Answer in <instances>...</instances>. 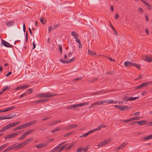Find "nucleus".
I'll return each mask as SVG.
<instances>
[{
  "instance_id": "1",
  "label": "nucleus",
  "mask_w": 152,
  "mask_h": 152,
  "mask_svg": "<svg viewBox=\"0 0 152 152\" xmlns=\"http://www.w3.org/2000/svg\"><path fill=\"white\" fill-rule=\"evenodd\" d=\"M15 126H16V125L15 123L10 124L1 129L0 130V132H2L11 127H14Z\"/></svg>"
},
{
  "instance_id": "2",
  "label": "nucleus",
  "mask_w": 152,
  "mask_h": 152,
  "mask_svg": "<svg viewBox=\"0 0 152 152\" xmlns=\"http://www.w3.org/2000/svg\"><path fill=\"white\" fill-rule=\"evenodd\" d=\"M114 107L123 111L125 110L129 109L128 107L127 106H122L121 105H114Z\"/></svg>"
},
{
  "instance_id": "3",
  "label": "nucleus",
  "mask_w": 152,
  "mask_h": 152,
  "mask_svg": "<svg viewBox=\"0 0 152 152\" xmlns=\"http://www.w3.org/2000/svg\"><path fill=\"white\" fill-rule=\"evenodd\" d=\"M1 41L2 44L5 47L7 48L13 47L12 45H11L10 43L2 39H1Z\"/></svg>"
},
{
  "instance_id": "4",
  "label": "nucleus",
  "mask_w": 152,
  "mask_h": 152,
  "mask_svg": "<svg viewBox=\"0 0 152 152\" xmlns=\"http://www.w3.org/2000/svg\"><path fill=\"white\" fill-rule=\"evenodd\" d=\"M75 57H74L72 58H71V59H69V60H65L64 59H61L60 60V61L61 62L64 64H66V63L68 64V63H69L71 62L72 61L75 59Z\"/></svg>"
},
{
  "instance_id": "5",
  "label": "nucleus",
  "mask_w": 152,
  "mask_h": 152,
  "mask_svg": "<svg viewBox=\"0 0 152 152\" xmlns=\"http://www.w3.org/2000/svg\"><path fill=\"white\" fill-rule=\"evenodd\" d=\"M133 63L129 61H126L124 63V65L126 67H129L132 66Z\"/></svg>"
},
{
  "instance_id": "6",
  "label": "nucleus",
  "mask_w": 152,
  "mask_h": 152,
  "mask_svg": "<svg viewBox=\"0 0 152 152\" xmlns=\"http://www.w3.org/2000/svg\"><path fill=\"white\" fill-rule=\"evenodd\" d=\"M145 60L149 62H151L152 61V56L150 55L146 56Z\"/></svg>"
},
{
  "instance_id": "7",
  "label": "nucleus",
  "mask_w": 152,
  "mask_h": 152,
  "mask_svg": "<svg viewBox=\"0 0 152 152\" xmlns=\"http://www.w3.org/2000/svg\"><path fill=\"white\" fill-rule=\"evenodd\" d=\"M48 145V144L45 143H42L40 144L36 145L35 147L37 148H41L45 147Z\"/></svg>"
},
{
  "instance_id": "8",
  "label": "nucleus",
  "mask_w": 152,
  "mask_h": 152,
  "mask_svg": "<svg viewBox=\"0 0 152 152\" xmlns=\"http://www.w3.org/2000/svg\"><path fill=\"white\" fill-rule=\"evenodd\" d=\"M104 104L106 103L108 104L110 103H115L116 104L117 102H114L113 100H103Z\"/></svg>"
},
{
  "instance_id": "9",
  "label": "nucleus",
  "mask_w": 152,
  "mask_h": 152,
  "mask_svg": "<svg viewBox=\"0 0 152 152\" xmlns=\"http://www.w3.org/2000/svg\"><path fill=\"white\" fill-rule=\"evenodd\" d=\"M56 95L52 93H47L46 94H45V98H49L55 96Z\"/></svg>"
},
{
  "instance_id": "10",
  "label": "nucleus",
  "mask_w": 152,
  "mask_h": 152,
  "mask_svg": "<svg viewBox=\"0 0 152 152\" xmlns=\"http://www.w3.org/2000/svg\"><path fill=\"white\" fill-rule=\"evenodd\" d=\"M15 148H17V149H19L22 148L23 145L22 143H21L19 144H18L17 143L14 144Z\"/></svg>"
},
{
  "instance_id": "11",
  "label": "nucleus",
  "mask_w": 152,
  "mask_h": 152,
  "mask_svg": "<svg viewBox=\"0 0 152 152\" xmlns=\"http://www.w3.org/2000/svg\"><path fill=\"white\" fill-rule=\"evenodd\" d=\"M106 92V91L104 92L103 91H98L93 93H91L90 95L91 96L97 95L101 93H104V92Z\"/></svg>"
},
{
  "instance_id": "12",
  "label": "nucleus",
  "mask_w": 152,
  "mask_h": 152,
  "mask_svg": "<svg viewBox=\"0 0 152 152\" xmlns=\"http://www.w3.org/2000/svg\"><path fill=\"white\" fill-rule=\"evenodd\" d=\"M97 105H99V103L98 102H96L92 104L89 107V109H91L92 108L94 107H96Z\"/></svg>"
},
{
  "instance_id": "13",
  "label": "nucleus",
  "mask_w": 152,
  "mask_h": 152,
  "mask_svg": "<svg viewBox=\"0 0 152 152\" xmlns=\"http://www.w3.org/2000/svg\"><path fill=\"white\" fill-rule=\"evenodd\" d=\"M32 139H31L30 138H28V139H27L25 141H24L23 142H22V143L23 146L25 145L26 144H28L29 143L31 140H32Z\"/></svg>"
},
{
  "instance_id": "14",
  "label": "nucleus",
  "mask_w": 152,
  "mask_h": 152,
  "mask_svg": "<svg viewBox=\"0 0 152 152\" xmlns=\"http://www.w3.org/2000/svg\"><path fill=\"white\" fill-rule=\"evenodd\" d=\"M29 86V85H26L23 86H22L21 87L20 86H18V87H16L15 88V90H17L18 89H24L27 88H28Z\"/></svg>"
},
{
  "instance_id": "15",
  "label": "nucleus",
  "mask_w": 152,
  "mask_h": 152,
  "mask_svg": "<svg viewBox=\"0 0 152 152\" xmlns=\"http://www.w3.org/2000/svg\"><path fill=\"white\" fill-rule=\"evenodd\" d=\"M34 131V130L32 129L28 130L27 131L25 132V133H24L23 134L26 137L27 135L31 134Z\"/></svg>"
},
{
  "instance_id": "16",
  "label": "nucleus",
  "mask_w": 152,
  "mask_h": 152,
  "mask_svg": "<svg viewBox=\"0 0 152 152\" xmlns=\"http://www.w3.org/2000/svg\"><path fill=\"white\" fill-rule=\"evenodd\" d=\"M61 122V121L60 120H58L55 121H51L50 123V125H55Z\"/></svg>"
},
{
  "instance_id": "17",
  "label": "nucleus",
  "mask_w": 152,
  "mask_h": 152,
  "mask_svg": "<svg viewBox=\"0 0 152 152\" xmlns=\"http://www.w3.org/2000/svg\"><path fill=\"white\" fill-rule=\"evenodd\" d=\"M128 144V143L127 142H124L121 145L119 146V148L121 149H122L125 147L126 145Z\"/></svg>"
},
{
  "instance_id": "18",
  "label": "nucleus",
  "mask_w": 152,
  "mask_h": 152,
  "mask_svg": "<svg viewBox=\"0 0 152 152\" xmlns=\"http://www.w3.org/2000/svg\"><path fill=\"white\" fill-rule=\"evenodd\" d=\"M147 122V121H137V124H139V125H142L145 124Z\"/></svg>"
},
{
  "instance_id": "19",
  "label": "nucleus",
  "mask_w": 152,
  "mask_h": 152,
  "mask_svg": "<svg viewBox=\"0 0 152 152\" xmlns=\"http://www.w3.org/2000/svg\"><path fill=\"white\" fill-rule=\"evenodd\" d=\"M77 126V125L76 124H73V125H69L66 128L67 129H73L74 128H75Z\"/></svg>"
},
{
  "instance_id": "20",
  "label": "nucleus",
  "mask_w": 152,
  "mask_h": 152,
  "mask_svg": "<svg viewBox=\"0 0 152 152\" xmlns=\"http://www.w3.org/2000/svg\"><path fill=\"white\" fill-rule=\"evenodd\" d=\"M78 107V104L74 105H71L67 107V108L68 109H71L72 108H74Z\"/></svg>"
},
{
  "instance_id": "21",
  "label": "nucleus",
  "mask_w": 152,
  "mask_h": 152,
  "mask_svg": "<svg viewBox=\"0 0 152 152\" xmlns=\"http://www.w3.org/2000/svg\"><path fill=\"white\" fill-rule=\"evenodd\" d=\"M14 23V22L13 21H10L6 23V25L7 26H12Z\"/></svg>"
},
{
  "instance_id": "22",
  "label": "nucleus",
  "mask_w": 152,
  "mask_h": 152,
  "mask_svg": "<svg viewBox=\"0 0 152 152\" xmlns=\"http://www.w3.org/2000/svg\"><path fill=\"white\" fill-rule=\"evenodd\" d=\"M144 87V86L143 84V83H142V84H140V85L137 86H136L134 89L136 90H138L140 89H141L143 87Z\"/></svg>"
},
{
  "instance_id": "23",
  "label": "nucleus",
  "mask_w": 152,
  "mask_h": 152,
  "mask_svg": "<svg viewBox=\"0 0 152 152\" xmlns=\"http://www.w3.org/2000/svg\"><path fill=\"white\" fill-rule=\"evenodd\" d=\"M89 104V103L88 102H86L84 103H81L80 104H78V107H81L84 105H87Z\"/></svg>"
},
{
  "instance_id": "24",
  "label": "nucleus",
  "mask_w": 152,
  "mask_h": 152,
  "mask_svg": "<svg viewBox=\"0 0 152 152\" xmlns=\"http://www.w3.org/2000/svg\"><path fill=\"white\" fill-rule=\"evenodd\" d=\"M144 86L150 85L152 84V81H148L143 83Z\"/></svg>"
},
{
  "instance_id": "25",
  "label": "nucleus",
  "mask_w": 152,
  "mask_h": 152,
  "mask_svg": "<svg viewBox=\"0 0 152 152\" xmlns=\"http://www.w3.org/2000/svg\"><path fill=\"white\" fill-rule=\"evenodd\" d=\"M71 35L74 37V38L75 37H77L78 36L77 33L74 31H73L72 32Z\"/></svg>"
},
{
  "instance_id": "26",
  "label": "nucleus",
  "mask_w": 152,
  "mask_h": 152,
  "mask_svg": "<svg viewBox=\"0 0 152 152\" xmlns=\"http://www.w3.org/2000/svg\"><path fill=\"white\" fill-rule=\"evenodd\" d=\"M88 54L90 55L91 56L95 55H96V53L95 52H93L92 51L90 50H88Z\"/></svg>"
},
{
  "instance_id": "27",
  "label": "nucleus",
  "mask_w": 152,
  "mask_h": 152,
  "mask_svg": "<svg viewBox=\"0 0 152 152\" xmlns=\"http://www.w3.org/2000/svg\"><path fill=\"white\" fill-rule=\"evenodd\" d=\"M151 138H152V135H150L145 137L144 139L145 140H148Z\"/></svg>"
},
{
  "instance_id": "28",
  "label": "nucleus",
  "mask_w": 152,
  "mask_h": 152,
  "mask_svg": "<svg viewBox=\"0 0 152 152\" xmlns=\"http://www.w3.org/2000/svg\"><path fill=\"white\" fill-rule=\"evenodd\" d=\"M60 147L58 145H57L53 149H52L50 151V152H55L56 150H57Z\"/></svg>"
},
{
  "instance_id": "29",
  "label": "nucleus",
  "mask_w": 152,
  "mask_h": 152,
  "mask_svg": "<svg viewBox=\"0 0 152 152\" xmlns=\"http://www.w3.org/2000/svg\"><path fill=\"white\" fill-rule=\"evenodd\" d=\"M23 125L24 126V128L31 125L30 122L23 124Z\"/></svg>"
},
{
  "instance_id": "30",
  "label": "nucleus",
  "mask_w": 152,
  "mask_h": 152,
  "mask_svg": "<svg viewBox=\"0 0 152 152\" xmlns=\"http://www.w3.org/2000/svg\"><path fill=\"white\" fill-rule=\"evenodd\" d=\"M8 145V143H6L3 145H2L0 147V151L3 149L5 147H6Z\"/></svg>"
},
{
  "instance_id": "31",
  "label": "nucleus",
  "mask_w": 152,
  "mask_h": 152,
  "mask_svg": "<svg viewBox=\"0 0 152 152\" xmlns=\"http://www.w3.org/2000/svg\"><path fill=\"white\" fill-rule=\"evenodd\" d=\"M132 66L136 67L139 69H140V65L135 63H133Z\"/></svg>"
},
{
  "instance_id": "32",
  "label": "nucleus",
  "mask_w": 152,
  "mask_h": 152,
  "mask_svg": "<svg viewBox=\"0 0 152 152\" xmlns=\"http://www.w3.org/2000/svg\"><path fill=\"white\" fill-rule=\"evenodd\" d=\"M111 141V139H108L104 141L103 142L104 144L105 145L109 143Z\"/></svg>"
},
{
  "instance_id": "33",
  "label": "nucleus",
  "mask_w": 152,
  "mask_h": 152,
  "mask_svg": "<svg viewBox=\"0 0 152 152\" xmlns=\"http://www.w3.org/2000/svg\"><path fill=\"white\" fill-rule=\"evenodd\" d=\"M139 98V97H129L130 101H132L135 100Z\"/></svg>"
},
{
  "instance_id": "34",
  "label": "nucleus",
  "mask_w": 152,
  "mask_h": 152,
  "mask_svg": "<svg viewBox=\"0 0 152 152\" xmlns=\"http://www.w3.org/2000/svg\"><path fill=\"white\" fill-rule=\"evenodd\" d=\"M10 116H7V119H10L12 118H13L15 117L16 116V115L15 114H13L12 115L10 114Z\"/></svg>"
},
{
  "instance_id": "35",
  "label": "nucleus",
  "mask_w": 152,
  "mask_h": 152,
  "mask_svg": "<svg viewBox=\"0 0 152 152\" xmlns=\"http://www.w3.org/2000/svg\"><path fill=\"white\" fill-rule=\"evenodd\" d=\"M141 118L140 117H135L133 118H132V121L134 120H139Z\"/></svg>"
},
{
  "instance_id": "36",
  "label": "nucleus",
  "mask_w": 152,
  "mask_h": 152,
  "mask_svg": "<svg viewBox=\"0 0 152 152\" xmlns=\"http://www.w3.org/2000/svg\"><path fill=\"white\" fill-rule=\"evenodd\" d=\"M74 145L73 143H71L66 148V150H67L71 148Z\"/></svg>"
},
{
  "instance_id": "37",
  "label": "nucleus",
  "mask_w": 152,
  "mask_h": 152,
  "mask_svg": "<svg viewBox=\"0 0 152 152\" xmlns=\"http://www.w3.org/2000/svg\"><path fill=\"white\" fill-rule=\"evenodd\" d=\"M26 136H25V135L23 134L22 135H21L20 137H19L18 139V140H22L24 139V137H25Z\"/></svg>"
},
{
  "instance_id": "38",
  "label": "nucleus",
  "mask_w": 152,
  "mask_h": 152,
  "mask_svg": "<svg viewBox=\"0 0 152 152\" xmlns=\"http://www.w3.org/2000/svg\"><path fill=\"white\" fill-rule=\"evenodd\" d=\"M123 99L126 101H130L129 97L124 96L123 98Z\"/></svg>"
},
{
  "instance_id": "39",
  "label": "nucleus",
  "mask_w": 152,
  "mask_h": 152,
  "mask_svg": "<svg viewBox=\"0 0 152 152\" xmlns=\"http://www.w3.org/2000/svg\"><path fill=\"white\" fill-rule=\"evenodd\" d=\"M140 112H137L134 114H131L130 115V116H132V115L138 116L140 115Z\"/></svg>"
},
{
  "instance_id": "40",
  "label": "nucleus",
  "mask_w": 152,
  "mask_h": 152,
  "mask_svg": "<svg viewBox=\"0 0 152 152\" xmlns=\"http://www.w3.org/2000/svg\"><path fill=\"white\" fill-rule=\"evenodd\" d=\"M40 21L43 24L45 23L46 22L45 20H44L42 18H39Z\"/></svg>"
},
{
  "instance_id": "41",
  "label": "nucleus",
  "mask_w": 152,
  "mask_h": 152,
  "mask_svg": "<svg viewBox=\"0 0 152 152\" xmlns=\"http://www.w3.org/2000/svg\"><path fill=\"white\" fill-rule=\"evenodd\" d=\"M89 147L88 146H87L85 147L84 148H83V152H86V151L88 150L89 149Z\"/></svg>"
},
{
  "instance_id": "42",
  "label": "nucleus",
  "mask_w": 152,
  "mask_h": 152,
  "mask_svg": "<svg viewBox=\"0 0 152 152\" xmlns=\"http://www.w3.org/2000/svg\"><path fill=\"white\" fill-rule=\"evenodd\" d=\"M58 49L60 51L61 53L62 52V46L61 45H58Z\"/></svg>"
},
{
  "instance_id": "43",
  "label": "nucleus",
  "mask_w": 152,
  "mask_h": 152,
  "mask_svg": "<svg viewBox=\"0 0 152 152\" xmlns=\"http://www.w3.org/2000/svg\"><path fill=\"white\" fill-rule=\"evenodd\" d=\"M142 1L144 4H145V5L148 6H151V5L150 4H149L147 2L145 1L144 0H140Z\"/></svg>"
},
{
  "instance_id": "44",
  "label": "nucleus",
  "mask_w": 152,
  "mask_h": 152,
  "mask_svg": "<svg viewBox=\"0 0 152 152\" xmlns=\"http://www.w3.org/2000/svg\"><path fill=\"white\" fill-rule=\"evenodd\" d=\"M131 121H132V118H131L129 119L124 121L123 122L124 123H127Z\"/></svg>"
},
{
  "instance_id": "45",
  "label": "nucleus",
  "mask_w": 152,
  "mask_h": 152,
  "mask_svg": "<svg viewBox=\"0 0 152 152\" xmlns=\"http://www.w3.org/2000/svg\"><path fill=\"white\" fill-rule=\"evenodd\" d=\"M59 130H60L59 128V127H58V128H55V129H53V130L52 131V132L53 133H54Z\"/></svg>"
},
{
  "instance_id": "46",
  "label": "nucleus",
  "mask_w": 152,
  "mask_h": 152,
  "mask_svg": "<svg viewBox=\"0 0 152 152\" xmlns=\"http://www.w3.org/2000/svg\"><path fill=\"white\" fill-rule=\"evenodd\" d=\"M17 127L18 130L20 129L24 128V126H23V124L17 126Z\"/></svg>"
},
{
  "instance_id": "47",
  "label": "nucleus",
  "mask_w": 152,
  "mask_h": 152,
  "mask_svg": "<svg viewBox=\"0 0 152 152\" xmlns=\"http://www.w3.org/2000/svg\"><path fill=\"white\" fill-rule=\"evenodd\" d=\"M83 148H78L77 149V150L76 151V152H81L83 151Z\"/></svg>"
},
{
  "instance_id": "48",
  "label": "nucleus",
  "mask_w": 152,
  "mask_h": 152,
  "mask_svg": "<svg viewBox=\"0 0 152 152\" xmlns=\"http://www.w3.org/2000/svg\"><path fill=\"white\" fill-rule=\"evenodd\" d=\"M95 131H96L95 130V129H94L92 130H90V131H89V132H87V133H88V134L89 135V134L95 132Z\"/></svg>"
},
{
  "instance_id": "49",
  "label": "nucleus",
  "mask_w": 152,
  "mask_h": 152,
  "mask_svg": "<svg viewBox=\"0 0 152 152\" xmlns=\"http://www.w3.org/2000/svg\"><path fill=\"white\" fill-rule=\"evenodd\" d=\"M105 145V144H104V143L103 142H101V143H100L99 144H98L97 145V146L99 147H100L103 146V145Z\"/></svg>"
},
{
  "instance_id": "50",
  "label": "nucleus",
  "mask_w": 152,
  "mask_h": 152,
  "mask_svg": "<svg viewBox=\"0 0 152 152\" xmlns=\"http://www.w3.org/2000/svg\"><path fill=\"white\" fill-rule=\"evenodd\" d=\"M88 133L87 132V133L84 134H83L81 136H80V137H86L88 135Z\"/></svg>"
},
{
  "instance_id": "51",
  "label": "nucleus",
  "mask_w": 152,
  "mask_h": 152,
  "mask_svg": "<svg viewBox=\"0 0 152 152\" xmlns=\"http://www.w3.org/2000/svg\"><path fill=\"white\" fill-rule=\"evenodd\" d=\"M73 133V132H69L68 133H67V134H66L65 135H64V137H67L69 135L71 134H72Z\"/></svg>"
},
{
  "instance_id": "52",
  "label": "nucleus",
  "mask_w": 152,
  "mask_h": 152,
  "mask_svg": "<svg viewBox=\"0 0 152 152\" xmlns=\"http://www.w3.org/2000/svg\"><path fill=\"white\" fill-rule=\"evenodd\" d=\"M23 132L22 131H19L15 132V136H16L18 135V134H20L21 133H22Z\"/></svg>"
},
{
  "instance_id": "53",
  "label": "nucleus",
  "mask_w": 152,
  "mask_h": 152,
  "mask_svg": "<svg viewBox=\"0 0 152 152\" xmlns=\"http://www.w3.org/2000/svg\"><path fill=\"white\" fill-rule=\"evenodd\" d=\"M38 96L40 98H42V97H44L45 94L44 93H41L39 94Z\"/></svg>"
},
{
  "instance_id": "54",
  "label": "nucleus",
  "mask_w": 152,
  "mask_h": 152,
  "mask_svg": "<svg viewBox=\"0 0 152 152\" xmlns=\"http://www.w3.org/2000/svg\"><path fill=\"white\" fill-rule=\"evenodd\" d=\"M8 148L9 150H12V149L15 148L14 144L11 146H10L9 147H8Z\"/></svg>"
},
{
  "instance_id": "55",
  "label": "nucleus",
  "mask_w": 152,
  "mask_h": 152,
  "mask_svg": "<svg viewBox=\"0 0 152 152\" xmlns=\"http://www.w3.org/2000/svg\"><path fill=\"white\" fill-rule=\"evenodd\" d=\"M5 119H7V117H4L0 116V120H3Z\"/></svg>"
},
{
  "instance_id": "56",
  "label": "nucleus",
  "mask_w": 152,
  "mask_h": 152,
  "mask_svg": "<svg viewBox=\"0 0 152 152\" xmlns=\"http://www.w3.org/2000/svg\"><path fill=\"white\" fill-rule=\"evenodd\" d=\"M34 90L32 88H30L28 90V93L29 94L31 93Z\"/></svg>"
},
{
  "instance_id": "57",
  "label": "nucleus",
  "mask_w": 152,
  "mask_h": 152,
  "mask_svg": "<svg viewBox=\"0 0 152 152\" xmlns=\"http://www.w3.org/2000/svg\"><path fill=\"white\" fill-rule=\"evenodd\" d=\"M4 138L5 139H9L11 138V137H10V134H9V135H7L5 137H4Z\"/></svg>"
},
{
  "instance_id": "58",
  "label": "nucleus",
  "mask_w": 152,
  "mask_h": 152,
  "mask_svg": "<svg viewBox=\"0 0 152 152\" xmlns=\"http://www.w3.org/2000/svg\"><path fill=\"white\" fill-rule=\"evenodd\" d=\"M66 142L67 141H64V142H61V143L60 144H59L58 145L59 146V147H60L61 146L65 144V143H66Z\"/></svg>"
},
{
  "instance_id": "59",
  "label": "nucleus",
  "mask_w": 152,
  "mask_h": 152,
  "mask_svg": "<svg viewBox=\"0 0 152 152\" xmlns=\"http://www.w3.org/2000/svg\"><path fill=\"white\" fill-rule=\"evenodd\" d=\"M75 41L77 42L78 43H80L81 42L79 38H78L77 37H75Z\"/></svg>"
},
{
  "instance_id": "60",
  "label": "nucleus",
  "mask_w": 152,
  "mask_h": 152,
  "mask_svg": "<svg viewBox=\"0 0 152 152\" xmlns=\"http://www.w3.org/2000/svg\"><path fill=\"white\" fill-rule=\"evenodd\" d=\"M8 87L7 86H6L4 87V88L2 89V91L1 92H2L5 91L7 90L8 89Z\"/></svg>"
},
{
  "instance_id": "61",
  "label": "nucleus",
  "mask_w": 152,
  "mask_h": 152,
  "mask_svg": "<svg viewBox=\"0 0 152 152\" xmlns=\"http://www.w3.org/2000/svg\"><path fill=\"white\" fill-rule=\"evenodd\" d=\"M15 107L12 106L10 107H8L7 108L8 109V110L10 111L12 110L13 109L15 108Z\"/></svg>"
},
{
  "instance_id": "62",
  "label": "nucleus",
  "mask_w": 152,
  "mask_h": 152,
  "mask_svg": "<svg viewBox=\"0 0 152 152\" xmlns=\"http://www.w3.org/2000/svg\"><path fill=\"white\" fill-rule=\"evenodd\" d=\"M67 145V144H65V145H64L62 146L60 148V150H61L62 151L63 150H64L65 148V147L66 146V145Z\"/></svg>"
},
{
  "instance_id": "63",
  "label": "nucleus",
  "mask_w": 152,
  "mask_h": 152,
  "mask_svg": "<svg viewBox=\"0 0 152 152\" xmlns=\"http://www.w3.org/2000/svg\"><path fill=\"white\" fill-rule=\"evenodd\" d=\"M60 25L59 23H58L56 25H54V29L58 27Z\"/></svg>"
},
{
  "instance_id": "64",
  "label": "nucleus",
  "mask_w": 152,
  "mask_h": 152,
  "mask_svg": "<svg viewBox=\"0 0 152 152\" xmlns=\"http://www.w3.org/2000/svg\"><path fill=\"white\" fill-rule=\"evenodd\" d=\"M36 103H43L42 102V99H39L35 102Z\"/></svg>"
}]
</instances>
